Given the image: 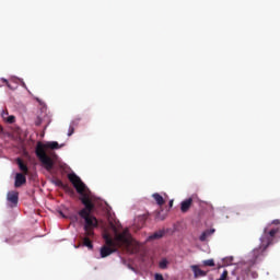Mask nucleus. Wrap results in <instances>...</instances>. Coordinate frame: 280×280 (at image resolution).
Here are the masks:
<instances>
[{
  "label": "nucleus",
  "mask_w": 280,
  "mask_h": 280,
  "mask_svg": "<svg viewBox=\"0 0 280 280\" xmlns=\"http://www.w3.org/2000/svg\"><path fill=\"white\" fill-rule=\"evenodd\" d=\"M68 179L73 185L74 189H77V194L80 195V200L84 206L83 209L79 211L80 218L84 220V235H95V229L98 226L97 218L93 217V209H95V205L91 200L89 192H86V184L82 182V179L75 175V173H70L68 175Z\"/></svg>",
  "instance_id": "1"
},
{
  "label": "nucleus",
  "mask_w": 280,
  "mask_h": 280,
  "mask_svg": "<svg viewBox=\"0 0 280 280\" xmlns=\"http://www.w3.org/2000/svg\"><path fill=\"white\" fill-rule=\"evenodd\" d=\"M103 240L105 244L101 247V257L104 259L113 255V253H117L119 248H124L127 253H130L132 248V235L128 229L124 230L121 233H116L115 237H110V234L105 233L103 235Z\"/></svg>",
  "instance_id": "2"
},
{
  "label": "nucleus",
  "mask_w": 280,
  "mask_h": 280,
  "mask_svg": "<svg viewBox=\"0 0 280 280\" xmlns=\"http://www.w3.org/2000/svg\"><path fill=\"white\" fill-rule=\"evenodd\" d=\"M277 233H280V220L276 219L269 224L267 228L264 229V233L260 237V245L259 247L255 248L252 252V262L257 264V261H261L266 257V250L268 246L275 242V236Z\"/></svg>",
  "instance_id": "3"
},
{
  "label": "nucleus",
  "mask_w": 280,
  "mask_h": 280,
  "mask_svg": "<svg viewBox=\"0 0 280 280\" xmlns=\"http://www.w3.org/2000/svg\"><path fill=\"white\" fill-rule=\"evenodd\" d=\"M46 148H49L50 150H59L60 144H58L57 141L47 142L46 144L38 142L35 149V154L42 165L47 170V172H51L54 170V160L47 155V151H45Z\"/></svg>",
  "instance_id": "4"
},
{
  "label": "nucleus",
  "mask_w": 280,
  "mask_h": 280,
  "mask_svg": "<svg viewBox=\"0 0 280 280\" xmlns=\"http://www.w3.org/2000/svg\"><path fill=\"white\" fill-rule=\"evenodd\" d=\"M7 199L11 207H16V205H19V191H9Z\"/></svg>",
  "instance_id": "5"
},
{
  "label": "nucleus",
  "mask_w": 280,
  "mask_h": 280,
  "mask_svg": "<svg viewBox=\"0 0 280 280\" xmlns=\"http://www.w3.org/2000/svg\"><path fill=\"white\" fill-rule=\"evenodd\" d=\"M25 176L26 175L23 173H16L14 187H16V188L23 187V185H25V183H27V178Z\"/></svg>",
  "instance_id": "6"
},
{
  "label": "nucleus",
  "mask_w": 280,
  "mask_h": 280,
  "mask_svg": "<svg viewBox=\"0 0 280 280\" xmlns=\"http://www.w3.org/2000/svg\"><path fill=\"white\" fill-rule=\"evenodd\" d=\"M191 205H194L192 198H188V199L182 201V203H180L182 213H187V211H189V209H191Z\"/></svg>",
  "instance_id": "7"
},
{
  "label": "nucleus",
  "mask_w": 280,
  "mask_h": 280,
  "mask_svg": "<svg viewBox=\"0 0 280 280\" xmlns=\"http://www.w3.org/2000/svg\"><path fill=\"white\" fill-rule=\"evenodd\" d=\"M93 237H95V235H85L84 237H82V244L83 246H85L86 248H89V250H93Z\"/></svg>",
  "instance_id": "8"
},
{
  "label": "nucleus",
  "mask_w": 280,
  "mask_h": 280,
  "mask_svg": "<svg viewBox=\"0 0 280 280\" xmlns=\"http://www.w3.org/2000/svg\"><path fill=\"white\" fill-rule=\"evenodd\" d=\"M190 268L195 275V279H198V277H207V271L200 269V266L192 265V266H190Z\"/></svg>",
  "instance_id": "9"
},
{
  "label": "nucleus",
  "mask_w": 280,
  "mask_h": 280,
  "mask_svg": "<svg viewBox=\"0 0 280 280\" xmlns=\"http://www.w3.org/2000/svg\"><path fill=\"white\" fill-rule=\"evenodd\" d=\"M16 163H18L19 168L21 170V172H23L22 174L27 176V174H30V168L25 165V163H23V160L18 158Z\"/></svg>",
  "instance_id": "10"
},
{
  "label": "nucleus",
  "mask_w": 280,
  "mask_h": 280,
  "mask_svg": "<svg viewBox=\"0 0 280 280\" xmlns=\"http://www.w3.org/2000/svg\"><path fill=\"white\" fill-rule=\"evenodd\" d=\"M152 197L155 200L156 205H159L160 207H163V205H165V199L163 198V196H161V194L155 192L152 195Z\"/></svg>",
  "instance_id": "11"
},
{
  "label": "nucleus",
  "mask_w": 280,
  "mask_h": 280,
  "mask_svg": "<svg viewBox=\"0 0 280 280\" xmlns=\"http://www.w3.org/2000/svg\"><path fill=\"white\" fill-rule=\"evenodd\" d=\"M213 233H215V230H206L199 236L200 242H207V237H209V235H213Z\"/></svg>",
  "instance_id": "12"
},
{
  "label": "nucleus",
  "mask_w": 280,
  "mask_h": 280,
  "mask_svg": "<svg viewBox=\"0 0 280 280\" xmlns=\"http://www.w3.org/2000/svg\"><path fill=\"white\" fill-rule=\"evenodd\" d=\"M218 280H240V278L237 276L231 278L229 277V271L224 270Z\"/></svg>",
  "instance_id": "13"
},
{
  "label": "nucleus",
  "mask_w": 280,
  "mask_h": 280,
  "mask_svg": "<svg viewBox=\"0 0 280 280\" xmlns=\"http://www.w3.org/2000/svg\"><path fill=\"white\" fill-rule=\"evenodd\" d=\"M163 235H165V231L160 230V231L153 233L151 236H149V240H161V237H163Z\"/></svg>",
  "instance_id": "14"
},
{
  "label": "nucleus",
  "mask_w": 280,
  "mask_h": 280,
  "mask_svg": "<svg viewBox=\"0 0 280 280\" xmlns=\"http://www.w3.org/2000/svg\"><path fill=\"white\" fill-rule=\"evenodd\" d=\"M167 259H162L159 264V267L162 269V270H165L167 268Z\"/></svg>",
  "instance_id": "15"
},
{
  "label": "nucleus",
  "mask_w": 280,
  "mask_h": 280,
  "mask_svg": "<svg viewBox=\"0 0 280 280\" xmlns=\"http://www.w3.org/2000/svg\"><path fill=\"white\" fill-rule=\"evenodd\" d=\"M54 185L57 187H62L63 189L67 187V185H65V183H62L60 179H55Z\"/></svg>",
  "instance_id": "16"
},
{
  "label": "nucleus",
  "mask_w": 280,
  "mask_h": 280,
  "mask_svg": "<svg viewBox=\"0 0 280 280\" xmlns=\"http://www.w3.org/2000/svg\"><path fill=\"white\" fill-rule=\"evenodd\" d=\"M203 266L213 267L215 266V262L213 261V259L203 260Z\"/></svg>",
  "instance_id": "17"
},
{
  "label": "nucleus",
  "mask_w": 280,
  "mask_h": 280,
  "mask_svg": "<svg viewBox=\"0 0 280 280\" xmlns=\"http://www.w3.org/2000/svg\"><path fill=\"white\" fill-rule=\"evenodd\" d=\"M75 132V128H73V126H70L68 129V137H71V135H73Z\"/></svg>",
  "instance_id": "18"
},
{
  "label": "nucleus",
  "mask_w": 280,
  "mask_h": 280,
  "mask_svg": "<svg viewBox=\"0 0 280 280\" xmlns=\"http://www.w3.org/2000/svg\"><path fill=\"white\" fill-rule=\"evenodd\" d=\"M15 117L14 116H9L8 118H7V121H8V124H14V121H15Z\"/></svg>",
  "instance_id": "19"
},
{
  "label": "nucleus",
  "mask_w": 280,
  "mask_h": 280,
  "mask_svg": "<svg viewBox=\"0 0 280 280\" xmlns=\"http://www.w3.org/2000/svg\"><path fill=\"white\" fill-rule=\"evenodd\" d=\"M43 124V119L40 117H37L35 120V126H40Z\"/></svg>",
  "instance_id": "20"
},
{
  "label": "nucleus",
  "mask_w": 280,
  "mask_h": 280,
  "mask_svg": "<svg viewBox=\"0 0 280 280\" xmlns=\"http://www.w3.org/2000/svg\"><path fill=\"white\" fill-rule=\"evenodd\" d=\"M154 279H155V280H164V279H163V275H161V273H155Z\"/></svg>",
  "instance_id": "21"
},
{
  "label": "nucleus",
  "mask_w": 280,
  "mask_h": 280,
  "mask_svg": "<svg viewBox=\"0 0 280 280\" xmlns=\"http://www.w3.org/2000/svg\"><path fill=\"white\" fill-rule=\"evenodd\" d=\"M2 81L4 82V84H7V86L10 88V84H8V80L7 79H2Z\"/></svg>",
  "instance_id": "22"
},
{
  "label": "nucleus",
  "mask_w": 280,
  "mask_h": 280,
  "mask_svg": "<svg viewBox=\"0 0 280 280\" xmlns=\"http://www.w3.org/2000/svg\"><path fill=\"white\" fill-rule=\"evenodd\" d=\"M168 206H170V207H174V201L171 200V201L168 202Z\"/></svg>",
  "instance_id": "23"
},
{
  "label": "nucleus",
  "mask_w": 280,
  "mask_h": 280,
  "mask_svg": "<svg viewBox=\"0 0 280 280\" xmlns=\"http://www.w3.org/2000/svg\"><path fill=\"white\" fill-rule=\"evenodd\" d=\"M2 117H5V113L2 114Z\"/></svg>",
  "instance_id": "24"
}]
</instances>
